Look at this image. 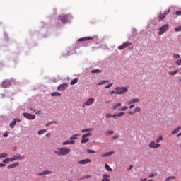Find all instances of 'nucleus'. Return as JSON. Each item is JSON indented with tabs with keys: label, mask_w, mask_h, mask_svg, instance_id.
I'll list each match as a JSON object with an SVG mask.
<instances>
[{
	"label": "nucleus",
	"mask_w": 181,
	"mask_h": 181,
	"mask_svg": "<svg viewBox=\"0 0 181 181\" xmlns=\"http://www.w3.org/2000/svg\"><path fill=\"white\" fill-rule=\"evenodd\" d=\"M54 152L56 155H58L59 156H66V155H69V153H70L71 151L67 147H63L57 148Z\"/></svg>",
	"instance_id": "nucleus-1"
},
{
	"label": "nucleus",
	"mask_w": 181,
	"mask_h": 181,
	"mask_svg": "<svg viewBox=\"0 0 181 181\" xmlns=\"http://www.w3.org/2000/svg\"><path fill=\"white\" fill-rule=\"evenodd\" d=\"M117 95H121V94H125L127 91H128V87L123 86V87H116L115 88Z\"/></svg>",
	"instance_id": "nucleus-2"
},
{
	"label": "nucleus",
	"mask_w": 181,
	"mask_h": 181,
	"mask_svg": "<svg viewBox=\"0 0 181 181\" xmlns=\"http://www.w3.org/2000/svg\"><path fill=\"white\" fill-rule=\"evenodd\" d=\"M123 115H125V112H121L118 114L111 115V113L106 114V118H114V119H117L118 118H121Z\"/></svg>",
	"instance_id": "nucleus-3"
},
{
	"label": "nucleus",
	"mask_w": 181,
	"mask_h": 181,
	"mask_svg": "<svg viewBox=\"0 0 181 181\" xmlns=\"http://www.w3.org/2000/svg\"><path fill=\"white\" fill-rule=\"evenodd\" d=\"M160 144H158L157 142H155V141H151L148 144L150 149H157L158 148H160Z\"/></svg>",
	"instance_id": "nucleus-4"
},
{
	"label": "nucleus",
	"mask_w": 181,
	"mask_h": 181,
	"mask_svg": "<svg viewBox=\"0 0 181 181\" xmlns=\"http://www.w3.org/2000/svg\"><path fill=\"white\" fill-rule=\"evenodd\" d=\"M169 30V25L165 24L163 25L161 28H159L158 35H162L163 33H165V32H168Z\"/></svg>",
	"instance_id": "nucleus-5"
},
{
	"label": "nucleus",
	"mask_w": 181,
	"mask_h": 181,
	"mask_svg": "<svg viewBox=\"0 0 181 181\" xmlns=\"http://www.w3.org/2000/svg\"><path fill=\"white\" fill-rule=\"evenodd\" d=\"M170 12V9H168L165 11H164L163 13L160 12L158 14V19H160V21H163V18H166V15H169Z\"/></svg>",
	"instance_id": "nucleus-6"
},
{
	"label": "nucleus",
	"mask_w": 181,
	"mask_h": 181,
	"mask_svg": "<svg viewBox=\"0 0 181 181\" xmlns=\"http://www.w3.org/2000/svg\"><path fill=\"white\" fill-rule=\"evenodd\" d=\"M95 101V100L94 99V98H89L85 103L84 105H83V108H84L85 105L86 107H89V105H91L92 104H94V102Z\"/></svg>",
	"instance_id": "nucleus-7"
},
{
	"label": "nucleus",
	"mask_w": 181,
	"mask_h": 181,
	"mask_svg": "<svg viewBox=\"0 0 181 181\" xmlns=\"http://www.w3.org/2000/svg\"><path fill=\"white\" fill-rule=\"evenodd\" d=\"M132 43L129 42H126L123 43L122 45L118 47L119 50H124V49H127V47H129V46H131Z\"/></svg>",
	"instance_id": "nucleus-8"
},
{
	"label": "nucleus",
	"mask_w": 181,
	"mask_h": 181,
	"mask_svg": "<svg viewBox=\"0 0 181 181\" xmlns=\"http://www.w3.org/2000/svg\"><path fill=\"white\" fill-rule=\"evenodd\" d=\"M58 18L62 23H67L69 22V17L67 16H59Z\"/></svg>",
	"instance_id": "nucleus-9"
},
{
	"label": "nucleus",
	"mask_w": 181,
	"mask_h": 181,
	"mask_svg": "<svg viewBox=\"0 0 181 181\" xmlns=\"http://www.w3.org/2000/svg\"><path fill=\"white\" fill-rule=\"evenodd\" d=\"M23 115L25 118H27V119H35V118H36V115L30 113H23Z\"/></svg>",
	"instance_id": "nucleus-10"
},
{
	"label": "nucleus",
	"mask_w": 181,
	"mask_h": 181,
	"mask_svg": "<svg viewBox=\"0 0 181 181\" xmlns=\"http://www.w3.org/2000/svg\"><path fill=\"white\" fill-rule=\"evenodd\" d=\"M25 158L24 157H22L21 156V154H16L15 156H13L12 158H11V162H15V160H21V159H24Z\"/></svg>",
	"instance_id": "nucleus-11"
},
{
	"label": "nucleus",
	"mask_w": 181,
	"mask_h": 181,
	"mask_svg": "<svg viewBox=\"0 0 181 181\" xmlns=\"http://www.w3.org/2000/svg\"><path fill=\"white\" fill-rule=\"evenodd\" d=\"M1 86L4 88H8L11 86V81L9 80H5L2 82Z\"/></svg>",
	"instance_id": "nucleus-12"
},
{
	"label": "nucleus",
	"mask_w": 181,
	"mask_h": 181,
	"mask_svg": "<svg viewBox=\"0 0 181 181\" xmlns=\"http://www.w3.org/2000/svg\"><path fill=\"white\" fill-rule=\"evenodd\" d=\"M67 87H69V85H67V83H62L57 87V90L62 91L63 90H66Z\"/></svg>",
	"instance_id": "nucleus-13"
},
{
	"label": "nucleus",
	"mask_w": 181,
	"mask_h": 181,
	"mask_svg": "<svg viewBox=\"0 0 181 181\" xmlns=\"http://www.w3.org/2000/svg\"><path fill=\"white\" fill-rule=\"evenodd\" d=\"M16 122H21L19 119H14L10 124V128L13 129L15 128V125H16Z\"/></svg>",
	"instance_id": "nucleus-14"
},
{
	"label": "nucleus",
	"mask_w": 181,
	"mask_h": 181,
	"mask_svg": "<svg viewBox=\"0 0 181 181\" xmlns=\"http://www.w3.org/2000/svg\"><path fill=\"white\" fill-rule=\"evenodd\" d=\"M76 143V141L74 140H67L66 141H64L62 143V146L64 145H74V144Z\"/></svg>",
	"instance_id": "nucleus-15"
},
{
	"label": "nucleus",
	"mask_w": 181,
	"mask_h": 181,
	"mask_svg": "<svg viewBox=\"0 0 181 181\" xmlns=\"http://www.w3.org/2000/svg\"><path fill=\"white\" fill-rule=\"evenodd\" d=\"M91 163V159H88V158L78 161V163H80V165H86V163Z\"/></svg>",
	"instance_id": "nucleus-16"
},
{
	"label": "nucleus",
	"mask_w": 181,
	"mask_h": 181,
	"mask_svg": "<svg viewBox=\"0 0 181 181\" xmlns=\"http://www.w3.org/2000/svg\"><path fill=\"white\" fill-rule=\"evenodd\" d=\"M180 131H181V126H180V127H177L175 129H174V130L171 132V134H172L173 135H176V134H179V132H180Z\"/></svg>",
	"instance_id": "nucleus-17"
},
{
	"label": "nucleus",
	"mask_w": 181,
	"mask_h": 181,
	"mask_svg": "<svg viewBox=\"0 0 181 181\" xmlns=\"http://www.w3.org/2000/svg\"><path fill=\"white\" fill-rule=\"evenodd\" d=\"M88 141H90V139L82 135V139H81V144H87V142H88Z\"/></svg>",
	"instance_id": "nucleus-18"
},
{
	"label": "nucleus",
	"mask_w": 181,
	"mask_h": 181,
	"mask_svg": "<svg viewBox=\"0 0 181 181\" xmlns=\"http://www.w3.org/2000/svg\"><path fill=\"white\" fill-rule=\"evenodd\" d=\"M87 40H93V37H83V38H80L78 40V42H86Z\"/></svg>",
	"instance_id": "nucleus-19"
},
{
	"label": "nucleus",
	"mask_w": 181,
	"mask_h": 181,
	"mask_svg": "<svg viewBox=\"0 0 181 181\" xmlns=\"http://www.w3.org/2000/svg\"><path fill=\"white\" fill-rule=\"evenodd\" d=\"M93 131H94V128H88V129H82L81 132L84 134L86 132H93Z\"/></svg>",
	"instance_id": "nucleus-20"
},
{
	"label": "nucleus",
	"mask_w": 181,
	"mask_h": 181,
	"mask_svg": "<svg viewBox=\"0 0 181 181\" xmlns=\"http://www.w3.org/2000/svg\"><path fill=\"white\" fill-rule=\"evenodd\" d=\"M102 181H110V175L108 174H105L103 176Z\"/></svg>",
	"instance_id": "nucleus-21"
},
{
	"label": "nucleus",
	"mask_w": 181,
	"mask_h": 181,
	"mask_svg": "<svg viewBox=\"0 0 181 181\" xmlns=\"http://www.w3.org/2000/svg\"><path fill=\"white\" fill-rule=\"evenodd\" d=\"M19 165V163H13V164L8 165V169H13V168H16Z\"/></svg>",
	"instance_id": "nucleus-22"
},
{
	"label": "nucleus",
	"mask_w": 181,
	"mask_h": 181,
	"mask_svg": "<svg viewBox=\"0 0 181 181\" xmlns=\"http://www.w3.org/2000/svg\"><path fill=\"white\" fill-rule=\"evenodd\" d=\"M122 104L121 103H116L112 106V109L113 110H118V108H119V107H121Z\"/></svg>",
	"instance_id": "nucleus-23"
},
{
	"label": "nucleus",
	"mask_w": 181,
	"mask_h": 181,
	"mask_svg": "<svg viewBox=\"0 0 181 181\" xmlns=\"http://www.w3.org/2000/svg\"><path fill=\"white\" fill-rule=\"evenodd\" d=\"M52 97H61L62 94L59 92H54L51 94Z\"/></svg>",
	"instance_id": "nucleus-24"
},
{
	"label": "nucleus",
	"mask_w": 181,
	"mask_h": 181,
	"mask_svg": "<svg viewBox=\"0 0 181 181\" xmlns=\"http://www.w3.org/2000/svg\"><path fill=\"white\" fill-rule=\"evenodd\" d=\"M78 81V78H76L71 81L70 84L71 86H74V84H77Z\"/></svg>",
	"instance_id": "nucleus-25"
},
{
	"label": "nucleus",
	"mask_w": 181,
	"mask_h": 181,
	"mask_svg": "<svg viewBox=\"0 0 181 181\" xmlns=\"http://www.w3.org/2000/svg\"><path fill=\"white\" fill-rule=\"evenodd\" d=\"M175 179H176L175 176H170V177H167L165 181L175 180Z\"/></svg>",
	"instance_id": "nucleus-26"
},
{
	"label": "nucleus",
	"mask_w": 181,
	"mask_h": 181,
	"mask_svg": "<svg viewBox=\"0 0 181 181\" xmlns=\"http://www.w3.org/2000/svg\"><path fill=\"white\" fill-rule=\"evenodd\" d=\"M77 136H80V134H74L71 137H70V140L74 141V139H77Z\"/></svg>",
	"instance_id": "nucleus-27"
},
{
	"label": "nucleus",
	"mask_w": 181,
	"mask_h": 181,
	"mask_svg": "<svg viewBox=\"0 0 181 181\" xmlns=\"http://www.w3.org/2000/svg\"><path fill=\"white\" fill-rule=\"evenodd\" d=\"M163 141V137L162 136H160L158 138L156 139V142L157 144H159V142Z\"/></svg>",
	"instance_id": "nucleus-28"
},
{
	"label": "nucleus",
	"mask_w": 181,
	"mask_h": 181,
	"mask_svg": "<svg viewBox=\"0 0 181 181\" xmlns=\"http://www.w3.org/2000/svg\"><path fill=\"white\" fill-rule=\"evenodd\" d=\"M2 158H8V153H0V159H2Z\"/></svg>",
	"instance_id": "nucleus-29"
},
{
	"label": "nucleus",
	"mask_w": 181,
	"mask_h": 181,
	"mask_svg": "<svg viewBox=\"0 0 181 181\" xmlns=\"http://www.w3.org/2000/svg\"><path fill=\"white\" fill-rule=\"evenodd\" d=\"M9 162H12V160H11V158H6V159H4V160H3V163L5 164V163H9Z\"/></svg>",
	"instance_id": "nucleus-30"
},
{
	"label": "nucleus",
	"mask_w": 181,
	"mask_h": 181,
	"mask_svg": "<svg viewBox=\"0 0 181 181\" xmlns=\"http://www.w3.org/2000/svg\"><path fill=\"white\" fill-rule=\"evenodd\" d=\"M105 168L109 172H112V168H111V167H110V165H108V164H105Z\"/></svg>",
	"instance_id": "nucleus-31"
},
{
	"label": "nucleus",
	"mask_w": 181,
	"mask_h": 181,
	"mask_svg": "<svg viewBox=\"0 0 181 181\" xmlns=\"http://www.w3.org/2000/svg\"><path fill=\"white\" fill-rule=\"evenodd\" d=\"M134 114H136V112H139L141 111V107H136L134 110H133Z\"/></svg>",
	"instance_id": "nucleus-32"
},
{
	"label": "nucleus",
	"mask_w": 181,
	"mask_h": 181,
	"mask_svg": "<svg viewBox=\"0 0 181 181\" xmlns=\"http://www.w3.org/2000/svg\"><path fill=\"white\" fill-rule=\"evenodd\" d=\"M177 73H179V70L169 72L168 74H170V76H175V74H177Z\"/></svg>",
	"instance_id": "nucleus-33"
},
{
	"label": "nucleus",
	"mask_w": 181,
	"mask_h": 181,
	"mask_svg": "<svg viewBox=\"0 0 181 181\" xmlns=\"http://www.w3.org/2000/svg\"><path fill=\"white\" fill-rule=\"evenodd\" d=\"M110 83L109 81H102L101 82H100L99 83L97 84V86H103V84H105V83Z\"/></svg>",
	"instance_id": "nucleus-34"
},
{
	"label": "nucleus",
	"mask_w": 181,
	"mask_h": 181,
	"mask_svg": "<svg viewBox=\"0 0 181 181\" xmlns=\"http://www.w3.org/2000/svg\"><path fill=\"white\" fill-rule=\"evenodd\" d=\"M131 103H132V104H135V103H139V99H138V98L132 99V100H131Z\"/></svg>",
	"instance_id": "nucleus-35"
},
{
	"label": "nucleus",
	"mask_w": 181,
	"mask_h": 181,
	"mask_svg": "<svg viewBox=\"0 0 181 181\" xmlns=\"http://www.w3.org/2000/svg\"><path fill=\"white\" fill-rule=\"evenodd\" d=\"M47 131L46 129H42V130H40L38 131V134L39 135H42V134H46Z\"/></svg>",
	"instance_id": "nucleus-36"
},
{
	"label": "nucleus",
	"mask_w": 181,
	"mask_h": 181,
	"mask_svg": "<svg viewBox=\"0 0 181 181\" xmlns=\"http://www.w3.org/2000/svg\"><path fill=\"white\" fill-rule=\"evenodd\" d=\"M128 110V107L123 106L120 109H119V111H127Z\"/></svg>",
	"instance_id": "nucleus-37"
},
{
	"label": "nucleus",
	"mask_w": 181,
	"mask_h": 181,
	"mask_svg": "<svg viewBox=\"0 0 181 181\" xmlns=\"http://www.w3.org/2000/svg\"><path fill=\"white\" fill-rule=\"evenodd\" d=\"M173 59H180V54H174L173 55Z\"/></svg>",
	"instance_id": "nucleus-38"
},
{
	"label": "nucleus",
	"mask_w": 181,
	"mask_h": 181,
	"mask_svg": "<svg viewBox=\"0 0 181 181\" xmlns=\"http://www.w3.org/2000/svg\"><path fill=\"white\" fill-rule=\"evenodd\" d=\"M175 64H177V66H181V57L176 61Z\"/></svg>",
	"instance_id": "nucleus-39"
},
{
	"label": "nucleus",
	"mask_w": 181,
	"mask_h": 181,
	"mask_svg": "<svg viewBox=\"0 0 181 181\" xmlns=\"http://www.w3.org/2000/svg\"><path fill=\"white\" fill-rule=\"evenodd\" d=\"M91 135H93V133H90V132L86 133V134H83V136H85V137H86V138H87L88 136H91Z\"/></svg>",
	"instance_id": "nucleus-40"
},
{
	"label": "nucleus",
	"mask_w": 181,
	"mask_h": 181,
	"mask_svg": "<svg viewBox=\"0 0 181 181\" xmlns=\"http://www.w3.org/2000/svg\"><path fill=\"white\" fill-rule=\"evenodd\" d=\"M45 175H52V173H53V172L50 171V170H45L44 171Z\"/></svg>",
	"instance_id": "nucleus-41"
},
{
	"label": "nucleus",
	"mask_w": 181,
	"mask_h": 181,
	"mask_svg": "<svg viewBox=\"0 0 181 181\" xmlns=\"http://www.w3.org/2000/svg\"><path fill=\"white\" fill-rule=\"evenodd\" d=\"M91 73H101V71L99 69H95V70H93Z\"/></svg>",
	"instance_id": "nucleus-42"
},
{
	"label": "nucleus",
	"mask_w": 181,
	"mask_h": 181,
	"mask_svg": "<svg viewBox=\"0 0 181 181\" xmlns=\"http://www.w3.org/2000/svg\"><path fill=\"white\" fill-rule=\"evenodd\" d=\"M175 32H181V25L175 28Z\"/></svg>",
	"instance_id": "nucleus-43"
},
{
	"label": "nucleus",
	"mask_w": 181,
	"mask_h": 181,
	"mask_svg": "<svg viewBox=\"0 0 181 181\" xmlns=\"http://www.w3.org/2000/svg\"><path fill=\"white\" fill-rule=\"evenodd\" d=\"M87 152H88V153H95V151H93V150H90V149H88V150H87Z\"/></svg>",
	"instance_id": "nucleus-44"
},
{
	"label": "nucleus",
	"mask_w": 181,
	"mask_h": 181,
	"mask_svg": "<svg viewBox=\"0 0 181 181\" xmlns=\"http://www.w3.org/2000/svg\"><path fill=\"white\" fill-rule=\"evenodd\" d=\"M114 154V151H110L106 153L107 156H111V155Z\"/></svg>",
	"instance_id": "nucleus-45"
},
{
	"label": "nucleus",
	"mask_w": 181,
	"mask_h": 181,
	"mask_svg": "<svg viewBox=\"0 0 181 181\" xmlns=\"http://www.w3.org/2000/svg\"><path fill=\"white\" fill-rule=\"evenodd\" d=\"M106 134L107 135H112V134H114V131H107Z\"/></svg>",
	"instance_id": "nucleus-46"
},
{
	"label": "nucleus",
	"mask_w": 181,
	"mask_h": 181,
	"mask_svg": "<svg viewBox=\"0 0 181 181\" xmlns=\"http://www.w3.org/2000/svg\"><path fill=\"white\" fill-rule=\"evenodd\" d=\"M175 15H176L177 16H180V15H181V11H177L175 12Z\"/></svg>",
	"instance_id": "nucleus-47"
},
{
	"label": "nucleus",
	"mask_w": 181,
	"mask_h": 181,
	"mask_svg": "<svg viewBox=\"0 0 181 181\" xmlns=\"http://www.w3.org/2000/svg\"><path fill=\"white\" fill-rule=\"evenodd\" d=\"M113 84L112 83H109L108 85H107L105 86V88H111V87H112Z\"/></svg>",
	"instance_id": "nucleus-48"
},
{
	"label": "nucleus",
	"mask_w": 181,
	"mask_h": 181,
	"mask_svg": "<svg viewBox=\"0 0 181 181\" xmlns=\"http://www.w3.org/2000/svg\"><path fill=\"white\" fill-rule=\"evenodd\" d=\"M118 138H119V135H115V136H112V139L115 140V139H118Z\"/></svg>",
	"instance_id": "nucleus-49"
},
{
	"label": "nucleus",
	"mask_w": 181,
	"mask_h": 181,
	"mask_svg": "<svg viewBox=\"0 0 181 181\" xmlns=\"http://www.w3.org/2000/svg\"><path fill=\"white\" fill-rule=\"evenodd\" d=\"M45 171L38 173V176H45Z\"/></svg>",
	"instance_id": "nucleus-50"
},
{
	"label": "nucleus",
	"mask_w": 181,
	"mask_h": 181,
	"mask_svg": "<svg viewBox=\"0 0 181 181\" xmlns=\"http://www.w3.org/2000/svg\"><path fill=\"white\" fill-rule=\"evenodd\" d=\"M113 94H117V90L110 91V95H112Z\"/></svg>",
	"instance_id": "nucleus-51"
},
{
	"label": "nucleus",
	"mask_w": 181,
	"mask_h": 181,
	"mask_svg": "<svg viewBox=\"0 0 181 181\" xmlns=\"http://www.w3.org/2000/svg\"><path fill=\"white\" fill-rule=\"evenodd\" d=\"M5 166H6V164L0 163V168H5Z\"/></svg>",
	"instance_id": "nucleus-52"
},
{
	"label": "nucleus",
	"mask_w": 181,
	"mask_h": 181,
	"mask_svg": "<svg viewBox=\"0 0 181 181\" xmlns=\"http://www.w3.org/2000/svg\"><path fill=\"white\" fill-rule=\"evenodd\" d=\"M90 177H91V175H86L83 179H90Z\"/></svg>",
	"instance_id": "nucleus-53"
},
{
	"label": "nucleus",
	"mask_w": 181,
	"mask_h": 181,
	"mask_svg": "<svg viewBox=\"0 0 181 181\" xmlns=\"http://www.w3.org/2000/svg\"><path fill=\"white\" fill-rule=\"evenodd\" d=\"M153 176H155V173H151V174L149 175L150 178L153 177Z\"/></svg>",
	"instance_id": "nucleus-54"
},
{
	"label": "nucleus",
	"mask_w": 181,
	"mask_h": 181,
	"mask_svg": "<svg viewBox=\"0 0 181 181\" xmlns=\"http://www.w3.org/2000/svg\"><path fill=\"white\" fill-rule=\"evenodd\" d=\"M4 138H8V132L4 133Z\"/></svg>",
	"instance_id": "nucleus-55"
},
{
	"label": "nucleus",
	"mask_w": 181,
	"mask_h": 181,
	"mask_svg": "<svg viewBox=\"0 0 181 181\" xmlns=\"http://www.w3.org/2000/svg\"><path fill=\"white\" fill-rule=\"evenodd\" d=\"M129 115H134V114H135V112H134L133 111L129 112Z\"/></svg>",
	"instance_id": "nucleus-56"
},
{
	"label": "nucleus",
	"mask_w": 181,
	"mask_h": 181,
	"mask_svg": "<svg viewBox=\"0 0 181 181\" xmlns=\"http://www.w3.org/2000/svg\"><path fill=\"white\" fill-rule=\"evenodd\" d=\"M107 153L102 155V158H107Z\"/></svg>",
	"instance_id": "nucleus-57"
},
{
	"label": "nucleus",
	"mask_w": 181,
	"mask_h": 181,
	"mask_svg": "<svg viewBox=\"0 0 181 181\" xmlns=\"http://www.w3.org/2000/svg\"><path fill=\"white\" fill-rule=\"evenodd\" d=\"M134 107H135V105H131L129 108H130V110H132Z\"/></svg>",
	"instance_id": "nucleus-58"
},
{
	"label": "nucleus",
	"mask_w": 181,
	"mask_h": 181,
	"mask_svg": "<svg viewBox=\"0 0 181 181\" xmlns=\"http://www.w3.org/2000/svg\"><path fill=\"white\" fill-rule=\"evenodd\" d=\"M181 136V132L177 134V138H179Z\"/></svg>",
	"instance_id": "nucleus-59"
},
{
	"label": "nucleus",
	"mask_w": 181,
	"mask_h": 181,
	"mask_svg": "<svg viewBox=\"0 0 181 181\" xmlns=\"http://www.w3.org/2000/svg\"><path fill=\"white\" fill-rule=\"evenodd\" d=\"M127 104H128V105H130V104H132V103H131V100H129L127 102Z\"/></svg>",
	"instance_id": "nucleus-60"
},
{
	"label": "nucleus",
	"mask_w": 181,
	"mask_h": 181,
	"mask_svg": "<svg viewBox=\"0 0 181 181\" xmlns=\"http://www.w3.org/2000/svg\"><path fill=\"white\" fill-rule=\"evenodd\" d=\"M46 136H47V138H49V137L50 136V133H47V134H46Z\"/></svg>",
	"instance_id": "nucleus-61"
},
{
	"label": "nucleus",
	"mask_w": 181,
	"mask_h": 181,
	"mask_svg": "<svg viewBox=\"0 0 181 181\" xmlns=\"http://www.w3.org/2000/svg\"><path fill=\"white\" fill-rule=\"evenodd\" d=\"M131 169H132V165L129 166V168L128 169V170H131Z\"/></svg>",
	"instance_id": "nucleus-62"
},
{
	"label": "nucleus",
	"mask_w": 181,
	"mask_h": 181,
	"mask_svg": "<svg viewBox=\"0 0 181 181\" xmlns=\"http://www.w3.org/2000/svg\"><path fill=\"white\" fill-rule=\"evenodd\" d=\"M40 111H37L35 112L36 115H37V114H40Z\"/></svg>",
	"instance_id": "nucleus-63"
},
{
	"label": "nucleus",
	"mask_w": 181,
	"mask_h": 181,
	"mask_svg": "<svg viewBox=\"0 0 181 181\" xmlns=\"http://www.w3.org/2000/svg\"><path fill=\"white\" fill-rule=\"evenodd\" d=\"M146 180H147L146 178L141 180V181H146Z\"/></svg>",
	"instance_id": "nucleus-64"
}]
</instances>
